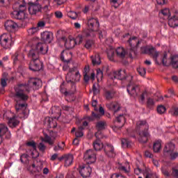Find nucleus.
<instances>
[{
    "label": "nucleus",
    "mask_w": 178,
    "mask_h": 178,
    "mask_svg": "<svg viewBox=\"0 0 178 178\" xmlns=\"http://www.w3.org/2000/svg\"><path fill=\"white\" fill-rule=\"evenodd\" d=\"M33 90H40L42 87V81L38 78H31L29 81V84L20 83L15 87V93L13 99L15 102V111L18 113L19 118H26L27 113V100L29 99V93Z\"/></svg>",
    "instance_id": "f257e3e1"
},
{
    "label": "nucleus",
    "mask_w": 178,
    "mask_h": 178,
    "mask_svg": "<svg viewBox=\"0 0 178 178\" xmlns=\"http://www.w3.org/2000/svg\"><path fill=\"white\" fill-rule=\"evenodd\" d=\"M48 52V45L45 43L38 42L35 49H32L28 54V57L31 60L29 69L32 72H40L42 69V62L40 60V54L45 55Z\"/></svg>",
    "instance_id": "f03ea898"
},
{
    "label": "nucleus",
    "mask_w": 178,
    "mask_h": 178,
    "mask_svg": "<svg viewBox=\"0 0 178 178\" xmlns=\"http://www.w3.org/2000/svg\"><path fill=\"white\" fill-rule=\"evenodd\" d=\"M108 77L111 80H115V79H117V80H127V81H129L127 86L128 94H129L131 97H134V98L138 97L140 86L134 82L133 76L126 74V70H120L119 71H114L108 75Z\"/></svg>",
    "instance_id": "7ed1b4c3"
},
{
    "label": "nucleus",
    "mask_w": 178,
    "mask_h": 178,
    "mask_svg": "<svg viewBox=\"0 0 178 178\" xmlns=\"http://www.w3.org/2000/svg\"><path fill=\"white\" fill-rule=\"evenodd\" d=\"M87 25L88 29L83 32V35H78L74 39L76 45H80L83 42L84 37H95V31L99 27V21H98V18L95 17L88 18Z\"/></svg>",
    "instance_id": "20e7f679"
},
{
    "label": "nucleus",
    "mask_w": 178,
    "mask_h": 178,
    "mask_svg": "<svg viewBox=\"0 0 178 178\" xmlns=\"http://www.w3.org/2000/svg\"><path fill=\"white\" fill-rule=\"evenodd\" d=\"M52 0H43L44 6H41L40 4L29 3L28 10L30 15H37L38 12H49L52 7H51V1Z\"/></svg>",
    "instance_id": "39448f33"
},
{
    "label": "nucleus",
    "mask_w": 178,
    "mask_h": 178,
    "mask_svg": "<svg viewBox=\"0 0 178 178\" xmlns=\"http://www.w3.org/2000/svg\"><path fill=\"white\" fill-rule=\"evenodd\" d=\"M13 8L15 9L11 13V17L17 20H27L29 19V15L26 13L27 12V7L26 3L23 4H15Z\"/></svg>",
    "instance_id": "423d86ee"
},
{
    "label": "nucleus",
    "mask_w": 178,
    "mask_h": 178,
    "mask_svg": "<svg viewBox=\"0 0 178 178\" xmlns=\"http://www.w3.org/2000/svg\"><path fill=\"white\" fill-rule=\"evenodd\" d=\"M136 126L137 130H140V129H143V127L145 128L144 131L139 133L138 141L142 144H145V143L148 141L149 137H151L149 132H148V124H147L146 121H138L136 123Z\"/></svg>",
    "instance_id": "0eeeda50"
},
{
    "label": "nucleus",
    "mask_w": 178,
    "mask_h": 178,
    "mask_svg": "<svg viewBox=\"0 0 178 178\" xmlns=\"http://www.w3.org/2000/svg\"><path fill=\"white\" fill-rule=\"evenodd\" d=\"M81 77V75H80V72H79L77 67H74L69 70L67 77L66 78L67 83H70L72 86H74L76 83H79V81H80Z\"/></svg>",
    "instance_id": "6e6552de"
},
{
    "label": "nucleus",
    "mask_w": 178,
    "mask_h": 178,
    "mask_svg": "<svg viewBox=\"0 0 178 178\" xmlns=\"http://www.w3.org/2000/svg\"><path fill=\"white\" fill-rule=\"evenodd\" d=\"M127 42L130 46L129 58H133L136 55V49L140 47V44H141V40H138L137 37L134 36L132 38H130Z\"/></svg>",
    "instance_id": "1a4fd4ad"
},
{
    "label": "nucleus",
    "mask_w": 178,
    "mask_h": 178,
    "mask_svg": "<svg viewBox=\"0 0 178 178\" xmlns=\"http://www.w3.org/2000/svg\"><path fill=\"white\" fill-rule=\"evenodd\" d=\"M175 151V144L169 143L165 145L163 149V155L165 156H169L172 161H175L178 156L177 152H174Z\"/></svg>",
    "instance_id": "9d476101"
},
{
    "label": "nucleus",
    "mask_w": 178,
    "mask_h": 178,
    "mask_svg": "<svg viewBox=\"0 0 178 178\" xmlns=\"http://www.w3.org/2000/svg\"><path fill=\"white\" fill-rule=\"evenodd\" d=\"M140 52L141 54H147L148 55H150L154 59V60L156 62V63H158V56H159V51H157L156 49L154 48V47H143L140 48Z\"/></svg>",
    "instance_id": "9b49d317"
},
{
    "label": "nucleus",
    "mask_w": 178,
    "mask_h": 178,
    "mask_svg": "<svg viewBox=\"0 0 178 178\" xmlns=\"http://www.w3.org/2000/svg\"><path fill=\"white\" fill-rule=\"evenodd\" d=\"M12 34L10 33H3L0 36V44L3 48L8 49L12 46Z\"/></svg>",
    "instance_id": "f8f14e48"
},
{
    "label": "nucleus",
    "mask_w": 178,
    "mask_h": 178,
    "mask_svg": "<svg viewBox=\"0 0 178 178\" xmlns=\"http://www.w3.org/2000/svg\"><path fill=\"white\" fill-rule=\"evenodd\" d=\"M84 161H86L88 165H90L91 163H94L95 161H97V156L95 154V152L92 149L87 150L83 155Z\"/></svg>",
    "instance_id": "ddd939ff"
},
{
    "label": "nucleus",
    "mask_w": 178,
    "mask_h": 178,
    "mask_svg": "<svg viewBox=\"0 0 178 178\" xmlns=\"http://www.w3.org/2000/svg\"><path fill=\"white\" fill-rule=\"evenodd\" d=\"M103 149L108 158H114V156H116V153L115 152V147H113V145L109 143H106Z\"/></svg>",
    "instance_id": "4468645a"
},
{
    "label": "nucleus",
    "mask_w": 178,
    "mask_h": 178,
    "mask_svg": "<svg viewBox=\"0 0 178 178\" xmlns=\"http://www.w3.org/2000/svg\"><path fill=\"white\" fill-rule=\"evenodd\" d=\"M42 40L46 44H51L52 40H54V33L49 31H44L41 33Z\"/></svg>",
    "instance_id": "2eb2a0df"
},
{
    "label": "nucleus",
    "mask_w": 178,
    "mask_h": 178,
    "mask_svg": "<svg viewBox=\"0 0 178 178\" xmlns=\"http://www.w3.org/2000/svg\"><path fill=\"white\" fill-rule=\"evenodd\" d=\"M92 169L90 165H87L85 166H82L79 170V173L81 176L83 178L90 177L91 175Z\"/></svg>",
    "instance_id": "dca6fc26"
},
{
    "label": "nucleus",
    "mask_w": 178,
    "mask_h": 178,
    "mask_svg": "<svg viewBox=\"0 0 178 178\" xmlns=\"http://www.w3.org/2000/svg\"><path fill=\"white\" fill-rule=\"evenodd\" d=\"M61 40L64 42L65 47L67 49H72L74 47H76V42L74 41V39H67L66 37H63Z\"/></svg>",
    "instance_id": "f3484780"
},
{
    "label": "nucleus",
    "mask_w": 178,
    "mask_h": 178,
    "mask_svg": "<svg viewBox=\"0 0 178 178\" xmlns=\"http://www.w3.org/2000/svg\"><path fill=\"white\" fill-rule=\"evenodd\" d=\"M115 53L117 56L120 59H124V58H126V55H129V56H130V50L126 51L123 47H118L115 50Z\"/></svg>",
    "instance_id": "a211bd4d"
},
{
    "label": "nucleus",
    "mask_w": 178,
    "mask_h": 178,
    "mask_svg": "<svg viewBox=\"0 0 178 178\" xmlns=\"http://www.w3.org/2000/svg\"><path fill=\"white\" fill-rule=\"evenodd\" d=\"M106 106L107 109L112 111L114 112V113H116V112H119V111H120V104L116 102L108 103L106 104Z\"/></svg>",
    "instance_id": "6ab92c4d"
},
{
    "label": "nucleus",
    "mask_w": 178,
    "mask_h": 178,
    "mask_svg": "<svg viewBox=\"0 0 178 178\" xmlns=\"http://www.w3.org/2000/svg\"><path fill=\"white\" fill-rule=\"evenodd\" d=\"M58 159L59 161H64L65 166H70L73 163V154H65Z\"/></svg>",
    "instance_id": "aec40b11"
},
{
    "label": "nucleus",
    "mask_w": 178,
    "mask_h": 178,
    "mask_svg": "<svg viewBox=\"0 0 178 178\" xmlns=\"http://www.w3.org/2000/svg\"><path fill=\"white\" fill-rule=\"evenodd\" d=\"M4 26L7 31H13V30H16L18 27L17 24L12 20H8Z\"/></svg>",
    "instance_id": "412c9836"
},
{
    "label": "nucleus",
    "mask_w": 178,
    "mask_h": 178,
    "mask_svg": "<svg viewBox=\"0 0 178 178\" xmlns=\"http://www.w3.org/2000/svg\"><path fill=\"white\" fill-rule=\"evenodd\" d=\"M104 147H105V145L102 143V141H101V139H99V138H97L93 142V148L95 151H101V149H104Z\"/></svg>",
    "instance_id": "4be33fe9"
},
{
    "label": "nucleus",
    "mask_w": 178,
    "mask_h": 178,
    "mask_svg": "<svg viewBox=\"0 0 178 178\" xmlns=\"http://www.w3.org/2000/svg\"><path fill=\"white\" fill-rule=\"evenodd\" d=\"M168 26L170 27H177L178 26V17L176 15H174L172 17H170L168 18Z\"/></svg>",
    "instance_id": "5701e85b"
},
{
    "label": "nucleus",
    "mask_w": 178,
    "mask_h": 178,
    "mask_svg": "<svg viewBox=\"0 0 178 178\" xmlns=\"http://www.w3.org/2000/svg\"><path fill=\"white\" fill-rule=\"evenodd\" d=\"M7 119L10 127H16L17 126H19V123H20V122L16 119L15 116H13V118H7Z\"/></svg>",
    "instance_id": "b1692460"
},
{
    "label": "nucleus",
    "mask_w": 178,
    "mask_h": 178,
    "mask_svg": "<svg viewBox=\"0 0 178 178\" xmlns=\"http://www.w3.org/2000/svg\"><path fill=\"white\" fill-rule=\"evenodd\" d=\"M162 140H156L153 144V150L154 152H159L162 148Z\"/></svg>",
    "instance_id": "393cba45"
},
{
    "label": "nucleus",
    "mask_w": 178,
    "mask_h": 178,
    "mask_svg": "<svg viewBox=\"0 0 178 178\" xmlns=\"http://www.w3.org/2000/svg\"><path fill=\"white\" fill-rule=\"evenodd\" d=\"M170 65L173 69H178V56H172L170 58Z\"/></svg>",
    "instance_id": "a878e982"
},
{
    "label": "nucleus",
    "mask_w": 178,
    "mask_h": 178,
    "mask_svg": "<svg viewBox=\"0 0 178 178\" xmlns=\"http://www.w3.org/2000/svg\"><path fill=\"white\" fill-rule=\"evenodd\" d=\"M90 58L93 66H98V65H101V58H99V55L97 54L95 56H92Z\"/></svg>",
    "instance_id": "bb28decb"
},
{
    "label": "nucleus",
    "mask_w": 178,
    "mask_h": 178,
    "mask_svg": "<svg viewBox=\"0 0 178 178\" xmlns=\"http://www.w3.org/2000/svg\"><path fill=\"white\" fill-rule=\"evenodd\" d=\"M95 44V42H94V40L89 39L86 40L85 44H83V47L86 49H92Z\"/></svg>",
    "instance_id": "cd10ccee"
},
{
    "label": "nucleus",
    "mask_w": 178,
    "mask_h": 178,
    "mask_svg": "<svg viewBox=\"0 0 178 178\" xmlns=\"http://www.w3.org/2000/svg\"><path fill=\"white\" fill-rule=\"evenodd\" d=\"M96 127L98 131L101 130H105V127H106V122L105 121H99L96 124Z\"/></svg>",
    "instance_id": "c85d7f7f"
},
{
    "label": "nucleus",
    "mask_w": 178,
    "mask_h": 178,
    "mask_svg": "<svg viewBox=\"0 0 178 178\" xmlns=\"http://www.w3.org/2000/svg\"><path fill=\"white\" fill-rule=\"evenodd\" d=\"M116 122H118V123L122 122V126L118 127V129H122L123 126H124V122H126V118H124V115L120 114V115H118L116 118Z\"/></svg>",
    "instance_id": "c756f323"
},
{
    "label": "nucleus",
    "mask_w": 178,
    "mask_h": 178,
    "mask_svg": "<svg viewBox=\"0 0 178 178\" xmlns=\"http://www.w3.org/2000/svg\"><path fill=\"white\" fill-rule=\"evenodd\" d=\"M104 97L106 99H112L113 97H115V91L114 90H105Z\"/></svg>",
    "instance_id": "7c9ffc66"
},
{
    "label": "nucleus",
    "mask_w": 178,
    "mask_h": 178,
    "mask_svg": "<svg viewBox=\"0 0 178 178\" xmlns=\"http://www.w3.org/2000/svg\"><path fill=\"white\" fill-rule=\"evenodd\" d=\"M44 142L47 143L49 145H54V143H55V138L52 139L51 136L48 135H44Z\"/></svg>",
    "instance_id": "2f4dec72"
},
{
    "label": "nucleus",
    "mask_w": 178,
    "mask_h": 178,
    "mask_svg": "<svg viewBox=\"0 0 178 178\" xmlns=\"http://www.w3.org/2000/svg\"><path fill=\"white\" fill-rule=\"evenodd\" d=\"M99 27H98L97 30L95 31V34H96L97 31H98L99 38V40H102V38H105L106 37V31L105 30H99Z\"/></svg>",
    "instance_id": "473e14b6"
},
{
    "label": "nucleus",
    "mask_w": 178,
    "mask_h": 178,
    "mask_svg": "<svg viewBox=\"0 0 178 178\" xmlns=\"http://www.w3.org/2000/svg\"><path fill=\"white\" fill-rule=\"evenodd\" d=\"M121 144L123 148H130L131 147V142L129 139L124 138L121 140Z\"/></svg>",
    "instance_id": "72a5a7b5"
},
{
    "label": "nucleus",
    "mask_w": 178,
    "mask_h": 178,
    "mask_svg": "<svg viewBox=\"0 0 178 178\" xmlns=\"http://www.w3.org/2000/svg\"><path fill=\"white\" fill-rule=\"evenodd\" d=\"M44 122L50 129H52V127H56V125H54V120L49 117H47L44 119Z\"/></svg>",
    "instance_id": "f704fd0d"
},
{
    "label": "nucleus",
    "mask_w": 178,
    "mask_h": 178,
    "mask_svg": "<svg viewBox=\"0 0 178 178\" xmlns=\"http://www.w3.org/2000/svg\"><path fill=\"white\" fill-rule=\"evenodd\" d=\"M101 118V115L99 113H95V112H92V116L87 117V120L89 122H92L95 119H99Z\"/></svg>",
    "instance_id": "c9c22d12"
},
{
    "label": "nucleus",
    "mask_w": 178,
    "mask_h": 178,
    "mask_svg": "<svg viewBox=\"0 0 178 178\" xmlns=\"http://www.w3.org/2000/svg\"><path fill=\"white\" fill-rule=\"evenodd\" d=\"M6 131H8V127L4 124H0V136L3 137Z\"/></svg>",
    "instance_id": "e433bc0d"
},
{
    "label": "nucleus",
    "mask_w": 178,
    "mask_h": 178,
    "mask_svg": "<svg viewBox=\"0 0 178 178\" xmlns=\"http://www.w3.org/2000/svg\"><path fill=\"white\" fill-rule=\"evenodd\" d=\"M107 56L110 60H113L115 57V49H111L107 52Z\"/></svg>",
    "instance_id": "4c0bfd02"
},
{
    "label": "nucleus",
    "mask_w": 178,
    "mask_h": 178,
    "mask_svg": "<svg viewBox=\"0 0 178 178\" xmlns=\"http://www.w3.org/2000/svg\"><path fill=\"white\" fill-rule=\"evenodd\" d=\"M161 13L165 16V19H169L170 17V11L168 8H164L161 10Z\"/></svg>",
    "instance_id": "58836bf2"
},
{
    "label": "nucleus",
    "mask_w": 178,
    "mask_h": 178,
    "mask_svg": "<svg viewBox=\"0 0 178 178\" xmlns=\"http://www.w3.org/2000/svg\"><path fill=\"white\" fill-rule=\"evenodd\" d=\"M161 62L163 65V66H169V63H168V54L164 53Z\"/></svg>",
    "instance_id": "ea45409f"
},
{
    "label": "nucleus",
    "mask_w": 178,
    "mask_h": 178,
    "mask_svg": "<svg viewBox=\"0 0 178 178\" xmlns=\"http://www.w3.org/2000/svg\"><path fill=\"white\" fill-rule=\"evenodd\" d=\"M38 30H40V29H38V27H37V26L32 27L28 30V33H29V35H33V34H35V33H37V31H38Z\"/></svg>",
    "instance_id": "a19ab883"
},
{
    "label": "nucleus",
    "mask_w": 178,
    "mask_h": 178,
    "mask_svg": "<svg viewBox=\"0 0 178 178\" xmlns=\"http://www.w3.org/2000/svg\"><path fill=\"white\" fill-rule=\"evenodd\" d=\"M157 112L160 115H162V113H165L166 112V107L165 106L160 105L157 107Z\"/></svg>",
    "instance_id": "79ce46f5"
},
{
    "label": "nucleus",
    "mask_w": 178,
    "mask_h": 178,
    "mask_svg": "<svg viewBox=\"0 0 178 178\" xmlns=\"http://www.w3.org/2000/svg\"><path fill=\"white\" fill-rule=\"evenodd\" d=\"M102 77H104V72H102V70H101V69L97 70V79L98 81L102 80Z\"/></svg>",
    "instance_id": "37998d69"
},
{
    "label": "nucleus",
    "mask_w": 178,
    "mask_h": 178,
    "mask_svg": "<svg viewBox=\"0 0 178 178\" xmlns=\"http://www.w3.org/2000/svg\"><path fill=\"white\" fill-rule=\"evenodd\" d=\"M111 6H113L115 9L119 8L120 0H110Z\"/></svg>",
    "instance_id": "c03bdc74"
},
{
    "label": "nucleus",
    "mask_w": 178,
    "mask_h": 178,
    "mask_svg": "<svg viewBox=\"0 0 178 178\" xmlns=\"http://www.w3.org/2000/svg\"><path fill=\"white\" fill-rule=\"evenodd\" d=\"M26 145L27 147H31L33 151H35V149H37V145H35V142H34V140L27 142Z\"/></svg>",
    "instance_id": "a18cd8bd"
},
{
    "label": "nucleus",
    "mask_w": 178,
    "mask_h": 178,
    "mask_svg": "<svg viewBox=\"0 0 178 178\" xmlns=\"http://www.w3.org/2000/svg\"><path fill=\"white\" fill-rule=\"evenodd\" d=\"M145 178H158V175L154 172H149L146 174Z\"/></svg>",
    "instance_id": "49530a36"
},
{
    "label": "nucleus",
    "mask_w": 178,
    "mask_h": 178,
    "mask_svg": "<svg viewBox=\"0 0 178 178\" xmlns=\"http://www.w3.org/2000/svg\"><path fill=\"white\" fill-rule=\"evenodd\" d=\"M63 53H65V51H63L61 53L62 60H64V62H66V63H69V62H70V60H72V52L68 53V55L70 56V58L67 60H65V58L63 57Z\"/></svg>",
    "instance_id": "de8ad7c7"
},
{
    "label": "nucleus",
    "mask_w": 178,
    "mask_h": 178,
    "mask_svg": "<svg viewBox=\"0 0 178 178\" xmlns=\"http://www.w3.org/2000/svg\"><path fill=\"white\" fill-rule=\"evenodd\" d=\"M137 71L139 73V74L142 76H145V73H147L145 68H143V67L138 68Z\"/></svg>",
    "instance_id": "09e8293b"
},
{
    "label": "nucleus",
    "mask_w": 178,
    "mask_h": 178,
    "mask_svg": "<svg viewBox=\"0 0 178 178\" xmlns=\"http://www.w3.org/2000/svg\"><path fill=\"white\" fill-rule=\"evenodd\" d=\"M147 104L148 108H152V106H154V105H155V102L154 101L153 99L148 98Z\"/></svg>",
    "instance_id": "8fccbe9b"
},
{
    "label": "nucleus",
    "mask_w": 178,
    "mask_h": 178,
    "mask_svg": "<svg viewBox=\"0 0 178 178\" xmlns=\"http://www.w3.org/2000/svg\"><path fill=\"white\" fill-rule=\"evenodd\" d=\"M77 13L76 12H71L68 14V17H70V19H72L73 20H76L77 19Z\"/></svg>",
    "instance_id": "3c124183"
},
{
    "label": "nucleus",
    "mask_w": 178,
    "mask_h": 178,
    "mask_svg": "<svg viewBox=\"0 0 178 178\" xmlns=\"http://www.w3.org/2000/svg\"><path fill=\"white\" fill-rule=\"evenodd\" d=\"M161 172H162L163 175L165 176V177H170V176L172 175V174H170L169 170H168L165 168H162Z\"/></svg>",
    "instance_id": "603ef678"
},
{
    "label": "nucleus",
    "mask_w": 178,
    "mask_h": 178,
    "mask_svg": "<svg viewBox=\"0 0 178 178\" xmlns=\"http://www.w3.org/2000/svg\"><path fill=\"white\" fill-rule=\"evenodd\" d=\"M145 97H147V91L143 92L139 97L140 102H144L145 101Z\"/></svg>",
    "instance_id": "864d4df0"
},
{
    "label": "nucleus",
    "mask_w": 178,
    "mask_h": 178,
    "mask_svg": "<svg viewBox=\"0 0 178 178\" xmlns=\"http://www.w3.org/2000/svg\"><path fill=\"white\" fill-rule=\"evenodd\" d=\"M172 176L175 178H178V167L172 168Z\"/></svg>",
    "instance_id": "5fc2aeb1"
},
{
    "label": "nucleus",
    "mask_w": 178,
    "mask_h": 178,
    "mask_svg": "<svg viewBox=\"0 0 178 178\" xmlns=\"http://www.w3.org/2000/svg\"><path fill=\"white\" fill-rule=\"evenodd\" d=\"M38 147L39 150L41 151V152H44V151H45V149L47 148L45 145H44V143H39Z\"/></svg>",
    "instance_id": "6e6d98bb"
},
{
    "label": "nucleus",
    "mask_w": 178,
    "mask_h": 178,
    "mask_svg": "<svg viewBox=\"0 0 178 178\" xmlns=\"http://www.w3.org/2000/svg\"><path fill=\"white\" fill-rule=\"evenodd\" d=\"M6 80H8L6 78H1V86L3 88H5L8 86Z\"/></svg>",
    "instance_id": "4d7b16f0"
},
{
    "label": "nucleus",
    "mask_w": 178,
    "mask_h": 178,
    "mask_svg": "<svg viewBox=\"0 0 178 178\" xmlns=\"http://www.w3.org/2000/svg\"><path fill=\"white\" fill-rule=\"evenodd\" d=\"M18 56H19L18 53H15L14 55H13L12 59L13 60L14 65L17 63V60H19Z\"/></svg>",
    "instance_id": "13d9d810"
},
{
    "label": "nucleus",
    "mask_w": 178,
    "mask_h": 178,
    "mask_svg": "<svg viewBox=\"0 0 178 178\" xmlns=\"http://www.w3.org/2000/svg\"><path fill=\"white\" fill-rule=\"evenodd\" d=\"M55 16L57 19H62V17H63V14L60 11H56Z\"/></svg>",
    "instance_id": "bf43d9fd"
},
{
    "label": "nucleus",
    "mask_w": 178,
    "mask_h": 178,
    "mask_svg": "<svg viewBox=\"0 0 178 178\" xmlns=\"http://www.w3.org/2000/svg\"><path fill=\"white\" fill-rule=\"evenodd\" d=\"M83 136H84V134H83V131H77L75 132V136L76 137V138L83 137Z\"/></svg>",
    "instance_id": "052dcab7"
},
{
    "label": "nucleus",
    "mask_w": 178,
    "mask_h": 178,
    "mask_svg": "<svg viewBox=\"0 0 178 178\" xmlns=\"http://www.w3.org/2000/svg\"><path fill=\"white\" fill-rule=\"evenodd\" d=\"M92 90H93V94L95 95H97V94H99V89L97 88V86H95V84H94L92 86Z\"/></svg>",
    "instance_id": "680f3d73"
},
{
    "label": "nucleus",
    "mask_w": 178,
    "mask_h": 178,
    "mask_svg": "<svg viewBox=\"0 0 178 178\" xmlns=\"http://www.w3.org/2000/svg\"><path fill=\"white\" fill-rule=\"evenodd\" d=\"M27 158H29V154H23L22 155H21L20 156V161L22 163H24V161L23 159H27Z\"/></svg>",
    "instance_id": "e2e57ef3"
},
{
    "label": "nucleus",
    "mask_w": 178,
    "mask_h": 178,
    "mask_svg": "<svg viewBox=\"0 0 178 178\" xmlns=\"http://www.w3.org/2000/svg\"><path fill=\"white\" fill-rule=\"evenodd\" d=\"M83 80L85 83L90 81V76H88V74L86 73L83 74Z\"/></svg>",
    "instance_id": "0e129e2a"
},
{
    "label": "nucleus",
    "mask_w": 178,
    "mask_h": 178,
    "mask_svg": "<svg viewBox=\"0 0 178 178\" xmlns=\"http://www.w3.org/2000/svg\"><path fill=\"white\" fill-rule=\"evenodd\" d=\"M54 2H56L57 5L60 6L63 5V3L66 2V0H54Z\"/></svg>",
    "instance_id": "69168bd1"
},
{
    "label": "nucleus",
    "mask_w": 178,
    "mask_h": 178,
    "mask_svg": "<svg viewBox=\"0 0 178 178\" xmlns=\"http://www.w3.org/2000/svg\"><path fill=\"white\" fill-rule=\"evenodd\" d=\"M49 99H48V96H47L46 94H43L42 97V102H48Z\"/></svg>",
    "instance_id": "338daca9"
},
{
    "label": "nucleus",
    "mask_w": 178,
    "mask_h": 178,
    "mask_svg": "<svg viewBox=\"0 0 178 178\" xmlns=\"http://www.w3.org/2000/svg\"><path fill=\"white\" fill-rule=\"evenodd\" d=\"M168 2V0H156L158 5H165Z\"/></svg>",
    "instance_id": "774afa93"
}]
</instances>
